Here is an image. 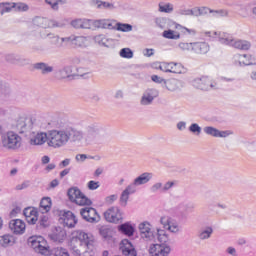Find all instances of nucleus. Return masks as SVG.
I'll use <instances>...</instances> for the list:
<instances>
[{
    "label": "nucleus",
    "instance_id": "nucleus-2",
    "mask_svg": "<svg viewBox=\"0 0 256 256\" xmlns=\"http://www.w3.org/2000/svg\"><path fill=\"white\" fill-rule=\"evenodd\" d=\"M156 239L158 243L149 245L148 253L150 256H169L171 255V245H169L171 238L169 233L163 228H156Z\"/></svg>",
    "mask_w": 256,
    "mask_h": 256
},
{
    "label": "nucleus",
    "instance_id": "nucleus-60",
    "mask_svg": "<svg viewBox=\"0 0 256 256\" xmlns=\"http://www.w3.org/2000/svg\"><path fill=\"white\" fill-rule=\"evenodd\" d=\"M105 201L106 203H108V205H112V203H115V201H117V195L113 194V195L107 196Z\"/></svg>",
    "mask_w": 256,
    "mask_h": 256
},
{
    "label": "nucleus",
    "instance_id": "nucleus-52",
    "mask_svg": "<svg viewBox=\"0 0 256 256\" xmlns=\"http://www.w3.org/2000/svg\"><path fill=\"white\" fill-rule=\"evenodd\" d=\"M155 24L160 29H165V26L167 25V21L165 20V18H156L155 19Z\"/></svg>",
    "mask_w": 256,
    "mask_h": 256
},
{
    "label": "nucleus",
    "instance_id": "nucleus-39",
    "mask_svg": "<svg viewBox=\"0 0 256 256\" xmlns=\"http://www.w3.org/2000/svg\"><path fill=\"white\" fill-rule=\"evenodd\" d=\"M163 37H165V39H180L181 34L173 30H165L163 32Z\"/></svg>",
    "mask_w": 256,
    "mask_h": 256
},
{
    "label": "nucleus",
    "instance_id": "nucleus-47",
    "mask_svg": "<svg viewBox=\"0 0 256 256\" xmlns=\"http://www.w3.org/2000/svg\"><path fill=\"white\" fill-rule=\"evenodd\" d=\"M12 7L16 11H29V6L25 3H22V2L13 3Z\"/></svg>",
    "mask_w": 256,
    "mask_h": 256
},
{
    "label": "nucleus",
    "instance_id": "nucleus-12",
    "mask_svg": "<svg viewBox=\"0 0 256 256\" xmlns=\"http://www.w3.org/2000/svg\"><path fill=\"white\" fill-rule=\"evenodd\" d=\"M83 139H85L87 143H93L98 139H101V128L96 124L88 125L85 133L83 134Z\"/></svg>",
    "mask_w": 256,
    "mask_h": 256
},
{
    "label": "nucleus",
    "instance_id": "nucleus-37",
    "mask_svg": "<svg viewBox=\"0 0 256 256\" xmlns=\"http://www.w3.org/2000/svg\"><path fill=\"white\" fill-rule=\"evenodd\" d=\"M114 27L116 31H121L122 33H129L130 31H133V26L131 24H124L115 21Z\"/></svg>",
    "mask_w": 256,
    "mask_h": 256
},
{
    "label": "nucleus",
    "instance_id": "nucleus-7",
    "mask_svg": "<svg viewBox=\"0 0 256 256\" xmlns=\"http://www.w3.org/2000/svg\"><path fill=\"white\" fill-rule=\"evenodd\" d=\"M160 225L163 227V231H169V233H172L173 235H179L181 233V225H179V222L170 216H162L160 218Z\"/></svg>",
    "mask_w": 256,
    "mask_h": 256
},
{
    "label": "nucleus",
    "instance_id": "nucleus-41",
    "mask_svg": "<svg viewBox=\"0 0 256 256\" xmlns=\"http://www.w3.org/2000/svg\"><path fill=\"white\" fill-rule=\"evenodd\" d=\"M204 133H206V135H210L211 137H218L219 129L213 126H206L204 127Z\"/></svg>",
    "mask_w": 256,
    "mask_h": 256
},
{
    "label": "nucleus",
    "instance_id": "nucleus-6",
    "mask_svg": "<svg viewBox=\"0 0 256 256\" xmlns=\"http://www.w3.org/2000/svg\"><path fill=\"white\" fill-rule=\"evenodd\" d=\"M29 245L34 249L36 253L40 255H51L47 241L42 236H32L28 240Z\"/></svg>",
    "mask_w": 256,
    "mask_h": 256
},
{
    "label": "nucleus",
    "instance_id": "nucleus-55",
    "mask_svg": "<svg viewBox=\"0 0 256 256\" xmlns=\"http://www.w3.org/2000/svg\"><path fill=\"white\" fill-rule=\"evenodd\" d=\"M159 11L162 13H171V11H173V7H171L169 4H165L159 7Z\"/></svg>",
    "mask_w": 256,
    "mask_h": 256
},
{
    "label": "nucleus",
    "instance_id": "nucleus-14",
    "mask_svg": "<svg viewBox=\"0 0 256 256\" xmlns=\"http://www.w3.org/2000/svg\"><path fill=\"white\" fill-rule=\"evenodd\" d=\"M62 43H70L74 47L85 48L89 46V37L70 35L68 37L61 38Z\"/></svg>",
    "mask_w": 256,
    "mask_h": 256
},
{
    "label": "nucleus",
    "instance_id": "nucleus-30",
    "mask_svg": "<svg viewBox=\"0 0 256 256\" xmlns=\"http://www.w3.org/2000/svg\"><path fill=\"white\" fill-rule=\"evenodd\" d=\"M94 27L97 29H115V20L100 19L93 22Z\"/></svg>",
    "mask_w": 256,
    "mask_h": 256
},
{
    "label": "nucleus",
    "instance_id": "nucleus-32",
    "mask_svg": "<svg viewBox=\"0 0 256 256\" xmlns=\"http://www.w3.org/2000/svg\"><path fill=\"white\" fill-rule=\"evenodd\" d=\"M34 69L41 72L42 75H49V73H53V66H49V64L45 62H38L34 64Z\"/></svg>",
    "mask_w": 256,
    "mask_h": 256
},
{
    "label": "nucleus",
    "instance_id": "nucleus-29",
    "mask_svg": "<svg viewBox=\"0 0 256 256\" xmlns=\"http://www.w3.org/2000/svg\"><path fill=\"white\" fill-rule=\"evenodd\" d=\"M137 193V189H134L130 184L123 190L120 195V205L122 207H127V201H129V195Z\"/></svg>",
    "mask_w": 256,
    "mask_h": 256
},
{
    "label": "nucleus",
    "instance_id": "nucleus-11",
    "mask_svg": "<svg viewBox=\"0 0 256 256\" xmlns=\"http://www.w3.org/2000/svg\"><path fill=\"white\" fill-rule=\"evenodd\" d=\"M12 128L18 133H27L33 129V120L27 117H19L12 124Z\"/></svg>",
    "mask_w": 256,
    "mask_h": 256
},
{
    "label": "nucleus",
    "instance_id": "nucleus-18",
    "mask_svg": "<svg viewBox=\"0 0 256 256\" xmlns=\"http://www.w3.org/2000/svg\"><path fill=\"white\" fill-rule=\"evenodd\" d=\"M159 97V90L155 88H148L142 94L140 104L143 106L153 105V101Z\"/></svg>",
    "mask_w": 256,
    "mask_h": 256
},
{
    "label": "nucleus",
    "instance_id": "nucleus-23",
    "mask_svg": "<svg viewBox=\"0 0 256 256\" xmlns=\"http://www.w3.org/2000/svg\"><path fill=\"white\" fill-rule=\"evenodd\" d=\"M23 215L26 217V221L29 223V225H35V223H37L39 220V212H37V209L33 207L25 208Z\"/></svg>",
    "mask_w": 256,
    "mask_h": 256
},
{
    "label": "nucleus",
    "instance_id": "nucleus-24",
    "mask_svg": "<svg viewBox=\"0 0 256 256\" xmlns=\"http://www.w3.org/2000/svg\"><path fill=\"white\" fill-rule=\"evenodd\" d=\"M94 41L100 45V47H107L108 49L115 47V39L109 38L105 34H98L94 36Z\"/></svg>",
    "mask_w": 256,
    "mask_h": 256
},
{
    "label": "nucleus",
    "instance_id": "nucleus-51",
    "mask_svg": "<svg viewBox=\"0 0 256 256\" xmlns=\"http://www.w3.org/2000/svg\"><path fill=\"white\" fill-rule=\"evenodd\" d=\"M44 3L49 5L52 11H59V6H57L56 0H44Z\"/></svg>",
    "mask_w": 256,
    "mask_h": 256
},
{
    "label": "nucleus",
    "instance_id": "nucleus-38",
    "mask_svg": "<svg viewBox=\"0 0 256 256\" xmlns=\"http://www.w3.org/2000/svg\"><path fill=\"white\" fill-rule=\"evenodd\" d=\"M141 239L144 241H155L157 240V232L150 230L144 232L143 234H140Z\"/></svg>",
    "mask_w": 256,
    "mask_h": 256
},
{
    "label": "nucleus",
    "instance_id": "nucleus-26",
    "mask_svg": "<svg viewBox=\"0 0 256 256\" xmlns=\"http://www.w3.org/2000/svg\"><path fill=\"white\" fill-rule=\"evenodd\" d=\"M51 241H55L56 243H61L65 241V237H67V232L65 229L61 227H56L49 234Z\"/></svg>",
    "mask_w": 256,
    "mask_h": 256
},
{
    "label": "nucleus",
    "instance_id": "nucleus-64",
    "mask_svg": "<svg viewBox=\"0 0 256 256\" xmlns=\"http://www.w3.org/2000/svg\"><path fill=\"white\" fill-rule=\"evenodd\" d=\"M226 253H228V255H231V256H237V249L230 246L226 249Z\"/></svg>",
    "mask_w": 256,
    "mask_h": 256
},
{
    "label": "nucleus",
    "instance_id": "nucleus-54",
    "mask_svg": "<svg viewBox=\"0 0 256 256\" xmlns=\"http://www.w3.org/2000/svg\"><path fill=\"white\" fill-rule=\"evenodd\" d=\"M101 2L102 0H90L89 5L90 7H93V9L101 10Z\"/></svg>",
    "mask_w": 256,
    "mask_h": 256
},
{
    "label": "nucleus",
    "instance_id": "nucleus-53",
    "mask_svg": "<svg viewBox=\"0 0 256 256\" xmlns=\"http://www.w3.org/2000/svg\"><path fill=\"white\" fill-rule=\"evenodd\" d=\"M150 189L152 193H157V191H163V183L156 182Z\"/></svg>",
    "mask_w": 256,
    "mask_h": 256
},
{
    "label": "nucleus",
    "instance_id": "nucleus-8",
    "mask_svg": "<svg viewBox=\"0 0 256 256\" xmlns=\"http://www.w3.org/2000/svg\"><path fill=\"white\" fill-rule=\"evenodd\" d=\"M191 85L195 87V89H200V91H210V89H217V83L212 81V79L208 76L194 78L191 81Z\"/></svg>",
    "mask_w": 256,
    "mask_h": 256
},
{
    "label": "nucleus",
    "instance_id": "nucleus-10",
    "mask_svg": "<svg viewBox=\"0 0 256 256\" xmlns=\"http://www.w3.org/2000/svg\"><path fill=\"white\" fill-rule=\"evenodd\" d=\"M159 69L164 73H174L176 75L185 73V66L178 62H162L159 64Z\"/></svg>",
    "mask_w": 256,
    "mask_h": 256
},
{
    "label": "nucleus",
    "instance_id": "nucleus-28",
    "mask_svg": "<svg viewBox=\"0 0 256 256\" xmlns=\"http://www.w3.org/2000/svg\"><path fill=\"white\" fill-rule=\"evenodd\" d=\"M165 87L168 91L174 93L175 91H181L185 87V82L179 79H171L165 82Z\"/></svg>",
    "mask_w": 256,
    "mask_h": 256
},
{
    "label": "nucleus",
    "instance_id": "nucleus-40",
    "mask_svg": "<svg viewBox=\"0 0 256 256\" xmlns=\"http://www.w3.org/2000/svg\"><path fill=\"white\" fill-rule=\"evenodd\" d=\"M177 47L180 51H193V42H179Z\"/></svg>",
    "mask_w": 256,
    "mask_h": 256
},
{
    "label": "nucleus",
    "instance_id": "nucleus-45",
    "mask_svg": "<svg viewBox=\"0 0 256 256\" xmlns=\"http://www.w3.org/2000/svg\"><path fill=\"white\" fill-rule=\"evenodd\" d=\"M138 229L140 231V235H142L151 229V223L148 221L141 222L138 226Z\"/></svg>",
    "mask_w": 256,
    "mask_h": 256
},
{
    "label": "nucleus",
    "instance_id": "nucleus-43",
    "mask_svg": "<svg viewBox=\"0 0 256 256\" xmlns=\"http://www.w3.org/2000/svg\"><path fill=\"white\" fill-rule=\"evenodd\" d=\"M13 237L11 235H3L0 236V245L1 247H9V244L11 243V240Z\"/></svg>",
    "mask_w": 256,
    "mask_h": 256
},
{
    "label": "nucleus",
    "instance_id": "nucleus-25",
    "mask_svg": "<svg viewBox=\"0 0 256 256\" xmlns=\"http://www.w3.org/2000/svg\"><path fill=\"white\" fill-rule=\"evenodd\" d=\"M40 37L41 39H50L51 44L55 45L56 47H63V41L61 40L63 38L59 37V35H56L55 33L44 30L40 32Z\"/></svg>",
    "mask_w": 256,
    "mask_h": 256
},
{
    "label": "nucleus",
    "instance_id": "nucleus-46",
    "mask_svg": "<svg viewBox=\"0 0 256 256\" xmlns=\"http://www.w3.org/2000/svg\"><path fill=\"white\" fill-rule=\"evenodd\" d=\"M38 227H41L43 229H45V227H49V216L47 215L40 216L38 221Z\"/></svg>",
    "mask_w": 256,
    "mask_h": 256
},
{
    "label": "nucleus",
    "instance_id": "nucleus-27",
    "mask_svg": "<svg viewBox=\"0 0 256 256\" xmlns=\"http://www.w3.org/2000/svg\"><path fill=\"white\" fill-rule=\"evenodd\" d=\"M120 249L122 254L125 256H137V251L135 250V247L128 239L122 240Z\"/></svg>",
    "mask_w": 256,
    "mask_h": 256
},
{
    "label": "nucleus",
    "instance_id": "nucleus-16",
    "mask_svg": "<svg viewBox=\"0 0 256 256\" xmlns=\"http://www.w3.org/2000/svg\"><path fill=\"white\" fill-rule=\"evenodd\" d=\"M80 215L84 221H87V223H99V219H101L97 210L93 207H84L80 209Z\"/></svg>",
    "mask_w": 256,
    "mask_h": 256
},
{
    "label": "nucleus",
    "instance_id": "nucleus-34",
    "mask_svg": "<svg viewBox=\"0 0 256 256\" xmlns=\"http://www.w3.org/2000/svg\"><path fill=\"white\" fill-rule=\"evenodd\" d=\"M119 231H121V233L124 235L131 237L133 236V233H135V227H133V225L130 223H124L119 226Z\"/></svg>",
    "mask_w": 256,
    "mask_h": 256
},
{
    "label": "nucleus",
    "instance_id": "nucleus-59",
    "mask_svg": "<svg viewBox=\"0 0 256 256\" xmlns=\"http://www.w3.org/2000/svg\"><path fill=\"white\" fill-rule=\"evenodd\" d=\"M71 25L74 27V29H81L82 19L72 20Z\"/></svg>",
    "mask_w": 256,
    "mask_h": 256
},
{
    "label": "nucleus",
    "instance_id": "nucleus-5",
    "mask_svg": "<svg viewBox=\"0 0 256 256\" xmlns=\"http://www.w3.org/2000/svg\"><path fill=\"white\" fill-rule=\"evenodd\" d=\"M67 195L71 203H75L76 205H80L82 207L85 205L89 206L93 203L91 202V199L87 198V196H85V194H83V192H81V190L77 187L70 188Z\"/></svg>",
    "mask_w": 256,
    "mask_h": 256
},
{
    "label": "nucleus",
    "instance_id": "nucleus-35",
    "mask_svg": "<svg viewBox=\"0 0 256 256\" xmlns=\"http://www.w3.org/2000/svg\"><path fill=\"white\" fill-rule=\"evenodd\" d=\"M71 73H73V66L67 65L58 71V77H60V79H67L71 77Z\"/></svg>",
    "mask_w": 256,
    "mask_h": 256
},
{
    "label": "nucleus",
    "instance_id": "nucleus-13",
    "mask_svg": "<svg viewBox=\"0 0 256 256\" xmlns=\"http://www.w3.org/2000/svg\"><path fill=\"white\" fill-rule=\"evenodd\" d=\"M234 67H247L249 65H255L253 56L249 54H235L231 59Z\"/></svg>",
    "mask_w": 256,
    "mask_h": 256
},
{
    "label": "nucleus",
    "instance_id": "nucleus-50",
    "mask_svg": "<svg viewBox=\"0 0 256 256\" xmlns=\"http://www.w3.org/2000/svg\"><path fill=\"white\" fill-rule=\"evenodd\" d=\"M175 187V181H168L164 185H162V193H167L170 189Z\"/></svg>",
    "mask_w": 256,
    "mask_h": 256
},
{
    "label": "nucleus",
    "instance_id": "nucleus-58",
    "mask_svg": "<svg viewBox=\"0 0 256 256\" xmlns=\"http://www.w3.org/2000/svg\"><path fill=\"white\" fill-rule=\"evenodd\" d=\"M229 135H233V132L229 131V130H226V131L218 130V136L217 137L225 138V137H229Z\"/></svg>",
    "mask_w": 256,
    "mask_h": 256
},
{
    "label": "nucleus",
    "instance_id": "nucleus-57",
    "mask_svg": "<svg viewBox=\"0 0 256 256\" xmlns=\"http://www.w3.org/2000/svg\"><path fill=\"white\" fill-rule=\"evenodd\" d=\"M81 29H91V20L82 19Z\"/></svg>",
    "mask_w": 256,
    "mask_h": 256
},
{
    "label": "nucleus",
    "instance_id": "nucleus-4",
    "mask_svg": "<svg viewBox=\"0 0 256 256\" xmlns=\"http://www.w3.org/2000/svg\"><path fill=\"white\" fill-rule=\"evenodd\" d=\"M32 25L41 29H63L66 23L65 20L47 19L37 16L32 20Z\"/></svg>",
    "mask_w": 256,
    "mask_h": 256
},
{
    "label": "nucleus",
    "instance_id": "nucleus-63",
    "mask_svg": "<svg viewBox=\"0 0 256 256\" xmlns=\"http://www.w3.org/2000/svg\"><path fill=\"white\" fill-rule=\"evenodd\" d=\"M76 161H78V163H83L86 159H87V155L86 154H78L75 157Z\"/></svg>",
    "mask_w": 256,
    "mask_h": 256
},
{
    "label": "nucleus",
    "instance_id": "nucleus-19",
    "mask_svg": "<svg viewBox=\"0 0 256 256\" xmlns=\"http://www.w3.org/2000/svg\"><path fill=\"white\" fill-rule=\"evenodd\" d=\"M6 63L10 65H19V67H25V65H29V59L22 57L17 54L8 53L4 56Z\"/></svg>",
    "mask_w": 256,
    "mask_h": 256
},
{
    "label": "nucleus",
    "instance_id": "nucleus-36",
    "mask_svg": "<svg viewBox=\"0 0 256 256\" xmlns=\"http://www.w3.org/2000/svg\"><path fill=\"white\" fill-rule=\"evenodd\" d=\"M51 205L52 203L49 197L42 198L40 202V211H42V213H49V211H51Z\"/></svg>",
    "mask_w": 256,
    "mask_h": 256
},
{
    "label": "nucleus",
    "instance_id": "nucleus-31",
    "mask_svg": "<svg viewBox=\"0 0 256 256\" xmlns=\"http://www.w3.org/2000/svg\"><path fill=\"white\" fill-rule=\"evenodd\" d=\"M194 53H198L199 55H205V53H209V44L205 42H193V50Z\"/></svg>",
    "mask_w": 256,
    "mask_h": 256
},
{
    "label": "nucleus",
    "instance_id": "nucleus-56",
    "mask_svg": "<svg viewBox=\"0 0 256 256\" xmlns=\"http://www.w3.org/2000/svg\"><path fill=\"white\" fill-rule=\"evenodd\" d=\"M88 189H90V191H95V189H99V182H95L93 180L89 181Z\"/></svg>",
    "mask_w": 256,
    "mask_h": 256
},
{
    "label": "nucleus",
    "instance_id": "nucleus-42",
    "mask_svg": "<svg viewBox=\"0 0 256 256\" xmlns=\"http://www.w3.org/2000/svg\"><path fill=\"white\" fill-rule=\"evenodd\" d=\"M119 55L123 59H133V52L130 48H122L119 52Z\"/></svg>",
    "mask_w": 256,
    "mask_h": 256
},
{
    "label": "nucleus",
    "instance_id": "nucleus-22",
    "mask_svg": "<svg viewBox=\"0 0 256 256\" xmlns=\"http://www.w3.org/2000/svg\"><path fill=\"white\" fill-rule=\"evenodd\" d=\"M60 223H63L64 227L73 229V227L77 225V217H75V214H73L71 211L64 212L60 218Z\"/></svg>",
    "mask_w": 256,
    "mask_h": 256
},
{
    "label": "nucleus",
    "instance_id": "nucleus-62",
    "mask_svg": "<svg viewBox=\"0 0 256 256\" xmlns=\"http://www.w3.org/2000/svg\"><path fill=\"white\" fill-rule=\"evenodd\" d=\"M151 79L154 83H166L165 79H163L157 75H152Z\"/></svg>",
    "mask_w": 256,
    "mask_h": 256
},
{
    "label": "nucleus",
    "instance_id": "nucleus-49",
    "mask_svg": "<svg viewBox=\"0 0 256 256\" xmlns=\"http://www.w3.org/2000/svg\"><path fill=\"white\" fill-rule=\"evenodd\" d=\"M100 235L104 237V239H107L108 237H111V229L107 226H103L100 228Z\"/></svg>",
    "mask_w": 256,
    "mask_h": 256
},
{
    "label": "nucleus",
    "instance_id": "nucleus-61",
    "mask_svg": "<svg viewBox=\"0 0 256 256\" xmlns=\"http://www.w3.org/2000/svg\"><path fill=\"white\" fill-rule=\"evenodd\" d=\"M228 12L226 10H217L214 12V17H227Z\"/></svg>",
    "mask_w": 256,
    "mask_h": 256
},
{
    "label": "nucleus",
    "instance_id": "nucleus-15",
    "mask_svg": "<svg viewBox=\"0 0 256 256\" xmlns=\"http://www.w3.org/2000/svg\"><path fill=\"white\" fill-rule=\"evenodd\" d=\"M104 218L108 223H122L123 213H121L119 207L113 206L104 212Z\"/></svg>",
    "mask_w": 256,
    "mask_h": 256
},
{
    "label": "nucleus",
    "instance_id": "nucleus-3",
    "mask_svg": "<svg viewBox=\"0 0 256 256\" xmlns=\"http://www.w3.org/2000/svg\"><path fill=\"white\" fill-rule=\"evenodd\" d=\"M219 41L223 45H230V47H234V49H239L240 51H249V49H251V42L234 39L233 36L227 33H222L219 37Z\"/></svg>",
    "mask_w": 256,
    "mask_h": 256
},
{
    "label": "nucleus",
    "instance_id": "nucleus-21",
    "mask_svg": "<svg viewBox=\"0 0 256 256\" xmlns=\"http://www.w3.org/2000/svg\"><path fill=\"white\" fill-rule=\"evenodd\" d=\"M151 179H153V173L144 172L140 174L138 177H136L130 185L134 189H137V187H141V185H147V183H149Z\"/></svg>",
    "mask_w": 256,
    "mask_h": 256
},
{
    "label": "nucleus",
    "instance_id": "nucleus-48",
    "mask_svg": "<svg viewBox=\"0 0 256 256\" xmlns=\"http://www.w3.org/2000/svg\"><path fill=\"white\" fill-rule=\"evenodd\" d=\"M189 131L194 135H201V126L197 123H193L189 126Z\"/></svg>",
    "mask_w": 256,
    "mask_h": 256
},
{
    "label": "nucleus",
    "instance_id": "nucleus-1",
    "mask_svg": "<svg viewBox=\"0 0 256 256\" xmlns=\"http://www.w3.org/2000/svg\"><path fill=\"white\" fill-rule=\"evenodd\" d=\"M83 140V131L73 128V126H63L61 128L48 131V147L52 149H61L69 141L71 143H81Z\"/></svg>",
    "mask_w": 256,
    "mask_h": 256
},
{
    "label": "nucleus",
    "instance_id": "nucleus-33",
    "mask_svg": "<svg viewBox=\"0 0 256 256\" xmlns=\"http://www.w3.org/2000/svg\"><path fill=\"white\" fill-rule=\"evenodd\" d=\"M213 235V227L206 226L199 230L197 237L200 241H207V239H211Z\"/></svg>",
    "mask_w": 256,
    "mask_h": 256
},
{
    "label": "nucleus",
    "instance_id": "nucleus-17",
    "mask_svg": "<svg viewBox=\"0 0 256 256\" xmlns=\"http://www.w3.org/2000/svg\"><path fill=\"white\" fill-rule=\"evenodd\" d=\"M8 227L12 235H24L27 224L21 219H12L9 221Z\"/></svg>",
    "mask_w": 256,
    "mask_h": 256
},
{
    "label": "nucleus",
    "instance_id": "nucleus-44",
    "mask_svg": "<svg viewBox=\"0 0 256 256\" xmlns=\"http://www.w3.org/2000/svg\"><path fill=\"white\" fill-rule=\"evenodd\" d=\"M115 9V3L103 1L100 5V10L113 11Z\"/></svg>",
    "mask_w": 256,
    "mask_h": 256
},
{
    "label": "nucleus",
    "instance_id": "nucleus-9",
    "mask_svg": "<svg viewBox=\"0 0 256 256\" xmlns=\"http://www.w3.org/2000/svg\"><path fill=\"white\" fill-rule=\"evenodd\" d=\"M2 145L6 149H19L21 147V136L13 131H9L6 136L2 137Z\"/></svg>",
    "mask_w": 256,
    "mask_h": 256
},
{
    "label": "nucleus",
    "instance_id": "nucleus-20",
    "mask_svg": "<svg viewBox=\"0 0 256 256\" xmlns=\"http://www.w3.org/2000/svg\"><path fill=\"white\" fill-rule=\"evenodd\" d=\"M45 143H49V133L33 132L30 136V145H45Z\"/></svg>",
    "mask_w": 256,
    "mask_h": 256
}]
</instances>
